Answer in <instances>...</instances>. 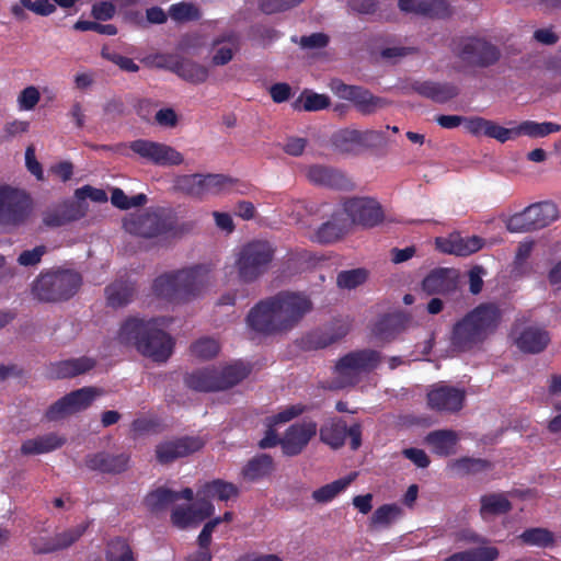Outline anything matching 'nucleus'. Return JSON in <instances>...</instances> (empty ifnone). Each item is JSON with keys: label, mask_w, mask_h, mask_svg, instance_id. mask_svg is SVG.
Masks as SVG:
<instances>
[{"label": "nucleus", "mask_w": 561, "mask_h": 561, "mask_svg": "<svg viewBox=\"0 0 561 561\" xmlns=\"http://www.w3.org/2000/svg\"><path fill=\"white\" fill-rule=\"evenodd\" d=\"M312 308L307 296L282 291L257 302L250 310L247 321L259 333H285L294 329Z\"/></svg>", "instance_id": "nucleus-1"}, {"label": "nucleus", "mask_w": 561, "mask_h": 561, "mask_svg": "<svg viewBox=\"0 0 561 561\" xmlns=\"http://www.w3.org/2000/svg\"><path fill=\"white\" fill-rule=\"evenodd\" d=\"M167 320L138 318L127 319L121 327L118 340L125 345H133L144 356L154 362L163 363L172 354L173 341L163 331Z\"/></svg>", "instance_id": "nucleus-2"}, {"label": "nucleus", "mask_w": 561, "mask_h": 561, "mask_svg": "<svg viewBox=\"0 0 561 561\" xmlns=\"http://www.w3.org/2000/svg\"><path fill=\"white\" fill-rule=\"evenodd\" d=\"M501 319L499 308L493 304L478 306L453 329L451 345L457 351H469L482 343L497 327Z\"/></svg>", "instance_id": "nucleus-3"}, {"label": "nucleus", "mask_w": 561, "mask_h": 561, "mask_svg": "<svg viewBox=\"0 0 561 561\" xmlns=\"http://www.w3.org/2000/svg\"><path fill=\"white\" fill-rule=\"evenodd\" d=\"M275 250L263 240H253L243 244L236 255L234 267L242 283H253L270 268Z\"/></svg>", "instance_id": "nucleus-4"}, {"label": "nucleus", "mask_w": 561, "mask_h": 561, "mask_svg": "<svg viewBox=\"0 0 561 561\" xmlns=\"http://www.w3.org/2000/svg\"><path fill=\"white\" fill-rule=\"evenodd\" d=\"M81 285L77 272L58 270L42 273L32 285L34 297L44 302H55L72 297Z\"/></svg>", "instance_id": "nucleus-5"}, {"label": "nucleus", "mask_w": 561, "mask_h": 561, "mask_svg": "<svg viewBox=\"0 0 561 561\" xmlns=\"http://www.w3.org/2000/svg\"><path fill=\"white\" fill-rule=\"evenodd\" d=\"M381 356L373 350L355 351L337 360L334 367L333 388L341 389L357 383L380 364Z\"/></svg>", "instance_id": "nucleus-6"}, {"label": "nucleus", "mask_w": 561, "mask_h": 561, "mask_svg": "<svg viewBox=\"0 0 561 561\" xmlns=\"http://www.w3.org/2000/svg\"><path fill=\"white\" fill-rule=\"evenodd\" d=\"M455 55L469 67L488 68L500 60L501 50L484 37L469 36L457 43Z\"/></svg>", "instance_id": "nucleus-7"}, {"label": "nucleus", "mask_w": 561, "mask_h": 561, "mask_svg": "<svg viewBox=\"0 0 561 561\" xmlns=\"http://www.w3.org/2000/svg\"><path fill=\"white\" fill-rule=\"evenodd\" d=\"M30 199L27 194L10 185H0V226L16 227L27 217Z\"/></svg>", "instance_id": "nucleus-8"}, {"label": "nucleus", "mask_w": 561, "mask_h": 561, "mask_svg": "<svg viewBox=\"0 0 561 561\" xmlns=\"http://www.w3.org/2000/svg\"><path fill=\"white\" fill-rule=\"evenodd\" d=\"M103 391L95 387L75 390L51 404L45 413L48 421H58L88 409Z\"/></svg>", "instance_id": "nucleus-9"}, {"label": "nucleus", "mask_w": 561, "mask_h": 561, "mask_svg": "<svg viewBox=\"0 0 561 561\" xmlns=\"http://www.w3.org/2000/svg\"><path fill=\"white\" fill-rule=\"evenodd\" d=\"M348 226L375 227L383 220L380 204L370 197H355L344 202L340 209Z\"/></svg>", "instance_id": "nucleus-10"}, {"label": "nucleus", "mask_w": 561, "mask_h": 561, "mask_svg": "<svg viewBox=\"0 0 561 561\" xmlns=\"http://www.w3.org/2000/svg\"><path fill=\"white\" fill-rule=\"evenodd\" d=\"M466 390L445 382L432 385L426 393L427 405L440 413H457L466 401Z\"/></svg>", "instance_id": "nucleus-11"}, {"label": "nucleus", "mask_w": 561, "mask_h": 561, "mask_svg": "<svg viewBox=\"0 0 561 561\" xmlns=\"http://www.w3.org/2000/svg\"><path fill=\"white\" fill-rule=\"evenodd\" d=\"M124 228L127 232L135 236L154 238L171 231L173 222L162 214L145 213L125 219Z\"/></svg>", "instance_id": "nucleus-12"}, {"label": "nucleus", "mask_w": 561, "mask_h": 561, "mask_svg": "<svg viewBox=\"0 0 561 561\" xmlns=\"http://www.w3.org/2000/svg\"><path fill=\"white\" fill-rule=\"evenodd\" d=\"M129 148L141 158L157 165H179L184 157L173 147L147 139L131 141Z\"/></svg>", "instance_id": "nucleus-13"}, {"label": "nucleus", "mask_w": 561, "mask_h": 561, "mask_svg": "<svg viewBox=\"0 0 561 561\" xmlns=\"http://www.w3.org/2000/svg\"><path fill=\"white\" fill-rule=\"evenodd\" d=\"M332 90L337 96L352 101L356 108L364 115H370L377 110L388 105L385 99L374 96L368 90L357 85H347L341 81L332 83Z\"/></svg>", "instance_id": "nucleus-14"}, {"label": "nucleus", "mask_w": 561, "mask_h": 561, "mask_svg": "<svg viewBox=\"0 0 561 561\" xmlns=\"http://www.w3.org/2000/svg\"><path fill=\"white\" fill-rule=\"evenodd\" d=\"M318 425L312 420H305L290 425L279 444L285 455L296 456L300 454L309 444L311 438L316 436Z\"/></svg>", "instance_id": "nucleus-15"}, {"label": "nucleus", "mask_w": 561, "mask_h": 561, "mask_svg": "<svg viewBox=\"0 0 561 561\" xmlns=\"http://www.w3.org/2000/svg\"><path fill=\"white\" fill-rule=\"evenodd\" d=\"M203 445L204 443L201 438L188 436L164 440L157 445L156 457L160 463H170L198 451Z\"/></svg>", "instance_id": "nucleus-16"}, {"label": "nucleus", "mask_w": 561, "mask_h": 561, "mask_svg": "<svg viewBox=\"0 0 561 561\" xmlns=\"http://www.w3.org/2000/svg\"><path fill=\"white\" fill-rule=\"evenodd\" d=\"M484 245V240L477 236L463 237L453 232L446 238H437L436 247L439 251L457 256H468L478 252Z\"/></svg>", "instance_id": "nucleus-17"}, {"label": "nucleus", "mask_w": 561, "mask_h": 561, "mask_svg": "<svg viewBox=\"0 0 561 561\" xmlns=\"http://www.w3.org/2000/svg\"><path fill=\"white\" fill-rule=\"evenodd\" d=\"M178 279L183 301L198 296L209 284L208 270L203 266H193L178 271Z\"/></svg>", "instance_id": "nucleus-18"}, {"label": "nucleus", "mask_w": 561, "mask_h": 561, "mask_svg": "<svg viewBox=\"0 0 561 561\" xmlns=\"http://www.w3.org/2000/svg\"><path fill=\"white\" fill-rule=\"evenodd\" d=\"M214 512V505L206 500H198L194 504L178 506L172 511L171 520L179 528L195 526Z\"/></svg>", "instance_id": "nucleus-19"}, {"label": "nucleus", "mask_w": 561, "mask_h": 561, "mask_svg": "<svg viewBox=\"0 0 561 561\" xmlns=\"http://www.w3.org/2000/svg\"><path fill=\"white\" fill-rule=\"evenodd\" d=\"M514 342L519 351L528 354L542 352L550 342L549 333L539 327H526L522 330H515Z\"/></svg>", "instance_id": "nucleus-20"}, {"label": "nucleus", "mask_w": 561, "mask_h": 561, "mask_svg": "<svg viewBox=\"0 0 561 561\" xmlns=\"http://www.w3.org/2000/svg\"><path fill=\"white\" fill-rule=\"evenodd\" d=\"M129 457L126 454L112 455L96 453L85 457V466L91 470L104 473H121L128 467Z\"/></svg>", "instance_id": "nucleus-21"}, {"label": "nucleus", "mask_w": 561, "mask_h": 561, "mask_svg": "<svg viewBox=\"0 0 561 561\" xmlns=\"http://www.w3.org/2000/svg\"><path fill=\"white\" fill-rule=\"evenodd\" d=\"M95 366V360L91 357L82 356L51 363L49 365V375L56 379L73 378L91 370Z\"/></svg>", "instance_id": "nucleus-22"}, {"label": "nucleus", "mask_w": 561, "mask_h": 561, "mask_svg": "<svg viewBox=\"0 0 561 561\" xmlns=\"http://www.w3.org/2000/svg\"><path fill=\"white\" fill-rule=\"evenodd\" d=\"M457 286L456 272L449 268L432 271L422 283L423 290L428 295L448 294Z\"/></svg>", "instance_id": "nucleus-23"}, {"label": "nucleus", "mask_w": 561, "mask_h": 561, "mask_svg": "<svg viewBox=\"0 0 561 561\" xmlns=\"http://www.w3.org/2000/svg\"><path fill=\"white\" fill-rule=\"evenodd\" d=\"M398 4L404 12H413L431 18H446L451 12L445 0H399Z\"/></svg>", "instance_id": "nucleus-24"}, {"label": "nucleus", "mask_w": 561, "mask_h": 561, "mask_svg": "<svg viewBox=\"0 0 561 561\" xmlns=\"http://www.w3.org/2000/svg\"><path fill=\"white\" fill-rule=\"evenodd\" d=\"M412 90L438 103H445L459 94L458 87L447 82L416 81L412 84Z\"/></svg>", "instance_id": "nucleus-25"}, {"label": "nucleus", "mask_w": 561, "mask_h": 561, "mask_svg": "<svg viewBox=\"0 0 561 561\" xmlns=\"http://www.w3.org/2000/svg\"><path fill=\"white\" fill-rule=\"evenodd\" d=\"M350 331L347 322L337 321L325 331H317L308 335L306 344L309 348H324L344 337Z\"/></svg>", "instance_id": "nucleus-26"}, {"label": "nucleus", "mask_w": 561, "mask_h": 561, "mask_svg": "<svg viewBox=\"0 0 561 561\" xmlns=\"http://www.w3.org/2000/svg\"><path fill=\"white\" fill-rule=\"evenodd\" d=\"M351 227L341 210L333 214L332 219L324 222L316 232L314 240L320 243H331L345 234Z\"/></svg>", "instance_id": "nucleus-27"}, {"label": "nucleus", "mask_w": 561, "mask_h": 561, "mask_svg": "<svg viewBox=\"0 0 561 561\" xmlns=\"http://www.w3.org/2000/svg\"><path fill=\"white\" fill-rule=\"evenodd\" d=\"M425 442L431 446L433 453L446 457L456 453L458 435L451 430H438L428 433Z\"/></svg>", "instance_id": "nucleus-28"}, {"label": "nucleus", "mask_w": 561, "mask_h": 561, "mask_svg": "<svg viewBox=\"0 0 561 561\" xmlns=\"http://www.w3.org/2000/svg\"><path fill=\"white\" fill-rule=\"evenodd\" d=\"M178 279V271L165 273L157 277L152 285L153 293L168 301H183L181 288Z\"/></svg>", "instance_id": "nucleus-29"}, {"label": "nucleus", "mask_w": 561, "mask_h": 561, "mask_svg": "<svg viewBox=\"0 0 561 561\" xmlns=\"http://www.w3.org/2000/svg\"><path fill=\"white\" fill-rule=\"evenodd\" d=\"M65 442V438L55 433H49L23 442L21 445V453L23 455L46 454L61 447Z\"/></svg>", "instance_id": "nucleus-30"}, {"label": "nucleus", "mask_w": 561, "mask_h": 561, "mask_svg": "<svg viewBox=\"0 0 561 561\" xmlns=\"http://www.w3.org/2000/svg\"><path fill=\"white\" fill-rule=\"evenodd\" d=\"M307 178L314 184L336 188L343 187L347 183L342 172L324 165H311L307 170Z\"/></svg>", "instance_id": "nucleus-31"}, {"label": "nucleus", "mask_w": 561, "mask_h": 561, "mask_svg": "<svg viewBox=\"0 0 561 561\" xmlns=\"http://www.w3.org/2000/svg\"><path fill=\"white\" fill-rule=\"evenodd\" d=\"M171 70L183 80L194 84L205 82L209 76V71L205 66L190 59L174 61Z\"/></svg>", "instance_id": "nucleus-32"}, {"label": "nucleus", "mask_w": 561, "mask_h": 561, "mask_svg": "<svg viewBox=\"0 0 561 561\" xmlns=\"http://www.w3.org/2000/svg\"><path fill=\"white\" fill-rule=\"evenodd\" d=\"M320 439L333 449L342 447L346 438V423L341 419L325 422L319 430Z\"/></svg>", "instance_id": "nucleus-33"}, {"label": "nucleus", "mask_w": 561, "mask_h": 561, "mask_svg": "<svg viewBox=\"0 0 561 561\" xmlns=\"http://www.w3.org/2000/svg\"><path fill=\"white\" fill-rule=\"evenodd\" d=\"M250 374V368L242 362H236L231 365L222 367L220 370L217 369V382L218 391L229 389Z\"/></svg>", "instance_id": "nucleus-34"}, {"label": "nucleus", "mask_w": 561, "mask_h": 561, "mask_svg": "<svg viewBox=\"0 0 561 561\" xmlns=\"http://www.w3.org/2000/svg\"><path fill=\"white\" fill-rule=\"evenodd\" d=\"M107 304L118 308L131 301L135 295V286L129 280H116L105 288Z\"/></svg>", "instance_id": "nucleus-35"}, {"label": "nucleus", "mask_w": 561, "mask_h": 561, "mask_svg": "<svg viewBox=\"0 0 561 561\" xmlns=\"http://www.w3.org/2000/svg\"><path fill=\"white\" fill-rule=\"evenodd\" d=\"M500 550L494 546H479L461 551H456L443 561H496Z\"/></svg>", "instance_id": "nucleus-36"}, {"label": "nucleus", "mask_w": 561, "mask_h": 561, "mask_svg": "<svg viewBox=\"0 0 561 561\" xmlns=\"http://www.w3.org/2000/svg\"><path fill=\"white\" fill-rule=\"evenodd\" d=\"M213 45L214 54L211 62L215 66L227 65L233 58L234 53L239 49L238 38L233 34L214 39Z\"/></svg>", "instance_id": "nucleus-37"}, {"label": "nucleus", "mask_w": 561, "mask_h": 561, "mask_svg": "<svg viewBox=\"0 0 561 561\" xmlns=\"http://www.w3.org/2000/svg\"><path fill=\"white\" fill-rule=\"evenodd\" d=\"M480 503V514L482 518L506 514L512 510V503L506 493L485 494L481 496Z\"/></svg>", "instance_id": "nucleus-38"}, {"label": "nucleus", "mask_w": 561, "mask_h": 561, "mask_svg": "<svg viewBox=\"0 0 561 561\" xmlns=\"http://www.w3.org/2000/svg\"><path fill=\"white\" fill-rule=\"evenodd\" d=\"M334 148L342 153L357 154L362 150L359 130L344 128L332 137Z\"/></svg>", "instance_id": "nucleus-39"}, {"label": "nucleus", "mask_w": 561, "mask_h": 561, "mask_svg": "<svg viewBox=\"0 0 561 561\" xmlns=\"http://www.w3.org/2000/svg\"><path fill=\"white\" fill-rule=\"evenodd\" d=\"M273 471V459L271 456L262 454L255 456L242 469V477L249 481L262 479Z\"/></svg>", "instance_id": "nucleus-40"}, {"label": "nucleus", "mask_w": 561, "mask_h": 561, "mask_svg": "<svg viewBox=\"0 0 561 561\" xmlns=\"http://www.w3.org/2000/svg\"><path fill=\"white\" fill-rule=\"evenodd\" d=\"M187 387L196 391H218L217 369H203L190 374L185 378Z\"/></svg>", "instance_id": "nucleus-41"}, {"label": "nucleus", "mask_w": 561, "mask_h": 561, "mask_svg": "<svg viewBox=\"0 0 561 561\" xmlns=\"http://www.w3.org/2000/svg\"><path fill=\"white\" fill-rule=\"evenodd\" d=\"M535 230L542 229L559 217L557 206L551 202L533 204L529 206Z\"/></svg>", "instance_id": "nucleus-42"}, {"label": "nucleus", "mask_w": 561, "mask_h": 561, "mask_svg": "<svg viewBox=\"0 0 561 561\" xmlns=\"http://www.w3.org/2000/svg\"><path fill=\"white\" fill-rule=\"evenodd\" d=\"M517 137L528 136L530 138H542L561 130V125L552 122L538 123L524 121L516 126Z\"/></svg>", "instance_id": "nucleus-43"}, {"label": "nucleus", "mask_w": 561, "mask_h": 561, "mask_svg": "<svg viewBox=\"0 0 561 561\" xmlns=\"http://www.w3.org/2000/svg\"><path fill=\"white\" fill-rule=\"evenodd\" d=\"M356 473L335 480L313 491L312 499L318 503H327L344 491L356 478Z\"/></svg>", "instance_id": "nucleus-44"}, {"label": "nucleus", "mask_w": 561, "mask_h": 561, "mask_svg": "<svg viewBox=\"0 0 561 561\" xmlns=\"http://www.w3.org/2000/svg\"><path fill=\"white\" fill-rule=\"evenodd\" d=\"M179 499L180 495L178 492L159 488L146 496L145 504L151 512H159L167 508Z\"/></svg>", "instance_id": "nucleus-45"}, {"label": "nucleus", "mask_w": 561, "mask_h": 561, "mask_svg": "<svg viewBox=\"0 0 561 561\" xmlns=\"http://www.w3.org/2000/svg\"><path fill=\"white\" fill-rule=\"evenodd\" d=\"M81 217L82 213L77 208L62 207L46 211L43 215V222L47 227H60Z\"/></svg>", "instance_id": "nucleus-46"}, {"label": "nucleus", "mask_w": 561, "mask_h": 561, "mask_svg": "<svg viewBox=\"0 0 561 561\" xmlns=\"http://www.w3.org/2000/svg\"><path fill=\"white\" fill-rule=\"evenodd\" d=\"M402 515V510L396 504H385L378 507L371 518L370 524L376 528H386L397 522Z\"/></svg>", "instance_id": "nucleus-47"}, {"label": "nucleus", "mask_w": 561, "mask_h": 561, "mask_svg": "<svg viewBox=\"0 0 561 561\" xmlns=\"http://www.w3.org/2000/svg\"><path fill=\"white\" fill-rule=\"evenodd\" d=\"M518 539L522 540L524 545L536 546L540 548L550 547L554 542L553 534L550 530L541 527L526 529L518 536Z\"/></svg>", "instance_id": "nucleus-48"}, {"label": "nucleus", "mask_w": 561, "mask_h": 561, "mask_svg": "<svg viewBox=\"0 0 561 561\" xmlns=\"http://www.w3.org/2000/svg\"><path fill=\"white\" fill-rule=\"evenodd\" d=\"M204 494L220 501H228L239 495V489L233 483L217 479L204 485Z\"/></svg>", "instance_id": "nucleus-49"}, {"label": "nucleus", "mask_w": 561, "mask_h": 561, "mask_svg": "<svg viewBox=\"0 0 561 561\" xmlns=\"http://www.w3.org/2000/svg\"><path fill=\"white\" fill-rule=\"evenodd\" d=\"M174 186L176 190L193 196H204L203 174H184L179 175L174 180Z\"/></svg>", "instance_id": "nucleus-50"}, {"label": "nucleus", "mask_w": 561, "mask_h": 561, "mask_svg": "<svg viewBox=\"0 0 561 561\" xmlns=\"http://www.w3.org/2000/svg\"><path fill=\"white\" fill-rule=\"evenodd\" d=\"M85 528L87 526L81 524L58 534L54 538L53 545L46 551L68 548L83 535Z\"/></svg>", "instance_id": "nucleus-51"}, {"label": "nucleus", "mask_w": 561, "mask_h": 561, "mask_svg": "<svg viewBox=\"0 0 561 561\" xmlns=\"http://www.w3.org/2000/svg\"><path fill=\"white\" fill-rule=\"evenodd\" d=\"M510 232H526L535 230L529 206L523 211L514 214L506 221Z\"/></svg>", "instance_id": "nucleus-52"}, {"label": "nucleus", "mask_w": 561, "mask_h": 561, "mask_svg": "<svg viewBox=\"0 0 561 561\" xmlns=\"http://www.w3.org/2000/svg\"><path fill=\"white\" fill-rule=\"evenodd\" d=\"M490 467L483 459L461 458L451 462L450 468L459 474H468L483 471Z\"/></svg>", "instance_id": "nucleus-53"}, {"label": "nucleus", "mask_w": 561, "mask_h": 561, "mask_svg": "<svg viewBox=\"0 0 561 561\" xmlns=\"http://www.w3.org/2000/svg\"><path fill=\"white\" fill-rule=\"evenodd\" d=\"M219 350V343L210 337H203L191 346L193 355L202 359H210L215 357Z\"/></svg>", "instance_id": "nucleus-54"}, {"label": "nucleus", "mask_w": 561, "mask_h": 561, "mask_svg": "<svg viewBox=\"0 0 561 561\" xmlns=\"http://www.w3.org/2000/svg\"><path fill=\"white\" fill-rule=\"evenodd\" d=\"M367 273L363 268L343 271L337 275L336 283L340 288L353 289L363 284Z\"/></svg>", "instance_id": "nucleus-55"}, {"label": "nucleus", "mask_w": 561, "mask_h": 561, "mask_svg": "<svg viewBox=\"0 0 561 561\" xmlns=\"http://www.w3.org/2000/svg\"><path fill=\"white\" fill-rule=\"evenodd\" d=\"M169 15L176 22H186L197 20L199 18V12L195 5L181 2L170 7Z\"/></svg>", "instance_id": "nucleus-56"}, {"label": "nucleus", "mask_w": 561, "mask_h": 561, "mask_svg": "<svg viewBox=\"0 0 561 561\" xmlns=\"http://www.w3.org/2000/svg\"><path fill=\"white\" fill-rule=\"evenodd\" d=\"M301 108L307 112H314L327 108L330 105V98L311 91H305L300 96Z\"/></svg>", "instance_id": "nucleus-57"}, {"label": "nucleus", "mask_w": 561, "mask_h": 561, "mask_svg": "<svg viewBox=\"0 0 561 561\" xmlns=\"http://www.w3.org/2000/svg\"><path fill=\"white\" fill-rule=\"evenodd\" d=\"M107 561H136L125 540L117 539L110 545Z\"/></svg>", "instance_id": "nucleus-58"}, {"label": "nucleus", "mask_w": 561, "mask_h": 561, "mask_svg": "<svg viewBox=\"0 0 561 561\" xmlns=\"http://www.w3.org/2000/svg\"><path fill=\"white\" fill-rule=\"evenodd\" d=\"M41 100V93L34 85L23 89L18 96V105L21 111L33 110Z\"/></svg>", "instance_id": "nucleus-59"}, {"label": "nucleus", "mask_w": 561, "mask_h": 561, "mask_svg": "<svg viewBox=\"0 0 561 561\" xmlns=\"http://www.w3.org/2000/svg\"><path fill=\"white\" fill-rule=\"evenodd\" d=\"M360 146L363 149L377 148L386 144L385 130L366 129L359 130Z\"/></svg>", "instance_id": "nucleus-60"}, {"label": "nucleus", "mask_w": 561, "mask_h": 561, "mask_svg": "<svg viewBox=\"0 0 561 561\" xmlns=\"http://www.w3.org/2000/svg\"><path fill=\"white\" fill-rule=\"evenodd\" d=\"M490 138L496 139L500 142H506L507 140L517 138L516 126L512 128H506L497 125L495 122L490 121L489 126L486 128V135Z\"/></svg>", "instance_id": "nucleus-61"}, {"label": "nucleus", "mask_w": 561, "mask_h": 561, "mask_svg": "<svg viewBox=\"0 0 561 561\" xmlns=\"http://www.w3.org/2000/svg\"><path fill=\"white\" fill-rule=\"evenodd\" d=\"M228 183H230V180L221 174L203 175L204 196L220 193Z\"/></svg>", "instance_id": "nucleus-62"}, {"label": "nucleus", "mask_w": 561, "mask_h": 561, "mask_svg": "<svg viewBox=\"0 0 561 561\" xmlns=\"http://www.w3.org/2000/svg\"><path fill=\"white\" fill-rule=\"evenodd\" d=\"M305 411H306V405L300 404V403L287 405L284 409H282L278 413H276L275 415L272 416L271 423L274 425L287 423V422L294 420L295 417L301 415Z\"/></svg>", "instance_id": "nucleus-63"}, {"label": "nucleus", "mask_w": 561, "mask_h": 561, "mask_svg": "<svg viewBox=\"0 0 561 561\" xmlns=\"http://www.w3.org/2000/svg\"><path fill=\"white\" fill-rule=\"evenodd\" d=\"M75 195L80 201H84L87 198L96 203H105L107 201V194L104 190L95 188L90 185H84L76 190Z\"/></svg>", "instance_id": "nucleus-64"}]
</instances>
